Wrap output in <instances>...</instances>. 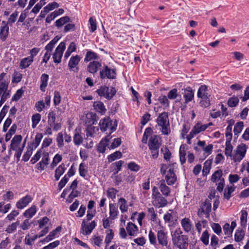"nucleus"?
<instances>
[{
  "instance_id": "obj_1",
  "label": "nucleus",
  "mask_w": 249,
  "mask_h": 249,
  "mask_svg": "<svg viewBox=\"0 0 249 249\" xmlns=\"http://www.w3.org/2000/svg\"><path fill=\"white\" fill-rule=\"evenodd\" d=\"M156 122L162 134L168 135L171 132L168 114L166 112L160 113Z\"/></svg>"
},
{
  "instance_id": "obj_2",
  "label": "nucleus",
  "mask_w": 249,
  "mask_h": 249,
  "mask_svg": "<svg viewBox=\"0 0 249 249\" xmlns=\"http://www.w3.org/2000/svg\"><path fill=\"white\" fill-rule=\"evenodd\" d=\"M182 231H176L172 234V241L179 249H187L188 245V237L187 235H181Z\"/></svg>"
},
{
  "instance_id": "obj_3",
  "label": "nucleus",
  "mask_w": 249,
  "mask_h": 249,
  "mask_svg": "<svg viewBox=\"0 0 249 249\" xmlns=\"http://www.w3.org/2000/svg\"><path fill=\"white\" fill-rule=\"evenodd\" d=\"M148 146L150 150L151 156L154 159H156L159 156V149L160 144L158 142L156 135H154L150 138Z\"/></svg>"
},
{
  "instance_id": "obj_4",
  "label": "nucleus",
  "mask_w": 249,
  "mask_h": 249,
  "mask_svg": "<svg viewBox=\"0 0 249 249\" xmlns=\"http://www.w3.org/2000/svg\"><path fill=\"white\" fill-rule=\"evenodd\" d=\"M248 146L244 143L239 144L233 152L231 160L234 162H240L245 157Z\"/></svg>"
},
{
  "instance_id": "obj_5",
  "label": "nucleus",
  "mask_w": 249,
  "mask_h": 249,
  "mask_svg": "<svg viewBox=\"0 0 249 249\" xmlns=\"http://www.w3.org/2000/svg\"><path fill=\"white\" fill-rule=\"evenodd\" d=\"M223 172L221 169L215 171L212 175L211 180L213 182H215L217 185L216 189L219 192L223 191L225 186V180L222 177Z\"/></svg>"
},
{
  "instance_id": "obj_6",
  "label": "nucleus",
  "mask_w": 249,
  "mask_h": 249,
  "mask_svg": "<svg viewBox=\"0 0 249 249\" xmlns=\"http://www.w3.org/2000/svg\"><path fill=\"white\" fill-rule=\"evenodd\" d=\"M100 96H103L107 100H110L116 93V90L112 87L103 86L96 90Z\"/></svg>"
},
{
  "instance_id": "obj_7",
  "label": "nucleus",
  "mask_w": 249,
  "mask_h": 249,
  "mask_svg": "<svg viewBox=\"0 0 249 249\" xmlns=\"http://www.w3.org/2000/svg\"><path fill=\"white\" fill-rule=\"evenodd\" d=\"M100 129L102 131H105L109 130V135L115 131L116 129L117 124L115 123L112 124V122L110 118H104L100 121Z\"/></svg>"
},
{
  "instance_id": "obj_8",
  "label": "nucleus",
  "mask_w": 249,
  "mask_h": 249,
  "mask_svg": "<svg viewBox=\"0 0 249 249\" xmlns=\"http://www.w3.org/2000/svg\"><path fill=\"white\" fill-rule=\"evenodd\" d=\"M116 70L111 69L107 65L104 66L103 69L100 71V75L102 79H113L116 78Z\"/></svg>"
},
{
  "instance_id": "obj_9",
  "label": "nucleus",
  "mask_w": 249,
  "mask_h": 249,
  "mask_svg": "<svg viewBox=\"0 0 249 249\" xmlns=\"http://www.w3.org/2000/svg\"><path fill=\"white\" fill-rule=\"evenodd\" d=\"M66 48L65 43L61 42L56 47L54 53L53 55V62L55 63H59L61 62L63 52Z\"/></svg>"
},
{
  "instance_id": "obj_10",
  "label": "nucleus",
  "mask_w": 249,
  "mask_h": 249,
  "mask_svg": "<svg viewBox=\"0 0 249 249\" xmlns=\"http://www.w3.org/2000/svg\"><path fill=\"white\" fill-rule=\"evenodd\" d=\"M96 226L95 221L88 223L85 219H84L81 224V233L85 235L89 234Z\"/></svg>"
},
{
  "instance_id": "obj_11",
  "label": "nucleus",
  "mask_w": 249,
  "mask_h": 249,
  "mask_svg": "<svg viewBox=\"0 0 249 249\" xmlns=\"http://www.w3.org/2000/svg\"><path fill=\"white\" fill-rule=\"evenodd\" d=\"M178 218L177 212L173 210H169L166 213L163 217L165 223H169V225L175 224Z\"/></svg>"
},
{
  "instance_id": "obj_12",
  "label": "nucleus",
  "mask_w": 249,
  "mask_h": 249,
  "mask_svg": "<svg viewBox=\"0 0 249 249\" xmlns=\"http://www.w3.org/2000/svg\"><path fill=\"white\" fill-rule=\"evenodd\" d=\"M153 205L158 208L164 207L167 205L168 201L163 197L160 192L155 194V197L152 198Z\"/></svg>"
},
{
  "instance_id": "obj_13",
  "label": "nucleus",
  "mask_w": 249,
  "mask_h": 249,
  "mask_svg": "<svg viewBox=\"0 0 249 249\" xmlns=\"http://www.w3.org/2000/svg\"><path fill=\"white\" fill-rule=\"evenodd\" d=\"M157 239L159 244L162 247H165L166 248L169 247L167 239V233L163 230H160L157 232Z\"/></svg>"
},
{
  "instance_id": "obj_14",
  "label": "nucleus",
  "mask_w": 249,
  "mask_h": 249,
  "mask_svg": "<svg viewBox=\"0 0 249 249\" xmlns=\"http://www.w3.org/2000/svg\"><path fill=\"white\" fill-rule=\"evenodd\" d=\"M165 180L169 185L174 184L177 180V177L174 172V168L170 166L165 176Z\"/></svg>"
},
{
  "instance_id": "obj_15",
  "label": "nucleus",
  "mask_w": 249,
  "mask_h": 249,
  "mask_svg": "<svg viewBox=\"0 0 249 249\" xmlns=\"http://www.w3.org/2000/svg\"><path fill=\"white\" fill-rule=\"evenodd\" d=\"M102 67L101 62L94 60L89 62L87 66V71L89 72L94 74L96 73Z\"/></svg>"
},
{
  "instance_id": "obj_16",
  "label": "nucleus",
  "mask_w": 249,
  "mask_h": 249,
  "mask_svg": "<svg viewBox=\"0 0 249 249\" xmlns=\"http://www.w3.org/2000/svg\"><path fill=\"white\" fill-rule=\"evenodd\" d=\"M49 160L48 153H45L43 154L41 160L36 165V169L40 171L44 170L45 167L49 164Z\"/></svg>"
},
{
  "instance_id": "obj_17",
  "label": "nucleus",
  "mask_w": 249,
  "mask_h": 249,
  "mask_svg": "<svg viewBox=\"0 0 249 249\" xmlns=\"http://www.w3.org/2000/svg\"><path fill=\"white\" fill-rule=\"evenodd\" d=\"M112 136L107 135L104 139H102V141L99 142L98 145V151L100 153H104L106 150V147L108 144L109 140L111 139Z\"/></svg>"
},
{
  "instance_id": "obj_18",
  "label": "nucleus",
  "mask_w": 249,
  "mask_h": 249,
  "mask_svg": "<svg viewBox=\"0 0 249 249\" xmlns=\"http://www.w3.org/2000/svg\"><path fill=\"white\" fill-rule=\"evenodd\" d=\"M126 229L127 232L129 236H135L137 235L138 231V227L131 222L127 223Z\"/></svg>"
},
{
  "instance_id": "obj_19",
  "label": "nucleus",
  "mask_w": 249,
  "mask_h": 249,
  "mask_svg": "<svg viewBox=\"0 0 249 249\" xmlns=\"http://www.w3.org/2000/svg\"><path fill=\"white\" fill-rule=\"evenodd\" d=\"M9 27L7 23L4 21L2 22L0 26V38L2 41H5L8 35Z\"/></svg>"
},
{
  "instance_id": "obj_20",
  "label": "nucleus",
  "mask_w": 249,
  "mask_h": 249,
  "mask_svg": "<svg viewBox=\"0 0 249 249\" xmlns=\"http://www.w3.org/2000/svg\"><path fill=\"white\" fill-rule=\"evenodd\" d=\"M32 198L30 196H26L22 197L17 203V207L19 209H23L26 207L31 201Z\"/></svg>"
},
{
  "instance_id": "obj_21",
  "label": "nucleus",
  "mask_w": 249,
  "mask_h": 249,
  "mask_svg": "<svg viewBox=\"0 0 249 249\" xmlns=\"http://www.w3.org/2000/svg\"><path fill=\"white\" fill-rule=\"evenodd\" d=\"M211 211V204L209 202H205L201 208L198 212V215H201L202 213L206 214V217H208L209 213Z\"/></svg>"
},
{
  "instance_id": "obj_22",
  "label": "nucleus",
  "mask_w": 249,
  "mask_h": 249,
  "mask_svg": "<svg viewBox=\"0 0 249 249\" xmlns=\"http://www.w3.org/2000/svg\"><path fill=\"white\" fill-rule=\"evenodd\" d=\"M81 60V57L78 55L72 56L71 57L69 63L68 67L71 70L76 67V66L79 64Z\"/></svg>"
},
{
  "instance_id": "obj_23",
  "label": "nucleus",
  "mask_w": 249,
  "mask_h": 249,
  "mask_svg": "<svg viewBox=\"0 0 249 249\" xmlns=\"http://www.w3.org/2000/svg\"><path fill=\"white\" fill-rule=\"evenodd\" d=\"M109 215L110 218L114 220L116 219L119 213L118 207L116 204H109Z\"/></svg>"
},
{
  "instance_id": "obj_24",
  "label": "nucleus",
  "mask_w": 249,
  "mask_h": 249,
  "mask_svg": "<svg viewBox=\"0 0 249 249\" xmlns=\"http://www.w3.org/2000/svg\"><path fill=\"white\" fill-rule=\"evenodd\" d=\"M183 97L186 103L191 102L194 97V92L192 89L189 87L186 89L184 90Z\"/></svg>"
},
{
  "instance_id": "obj_25",
  "label": "nucleus",
  "mask_w": 249,
  "mask_h": 249,
  "mask_svg": "<svg viewBox=\"0 0 249 249\" xmlns=\"http://www.w3.org/2000/svg\"><path fill=\"white\" fill-rule=\"evenodd\" d=\"M49 75L47 74L43 73L40 77V89L42 91L44 92L48 85Z\"/></svg>"
},
{
  "instance_id": "obj_26",
  "label": "nucleus",
  "mask_w": 249,
  "mask_h": 249,
  "mask_svg": "<svg viewBox=\"0 0 249 249\" xmlns=\"http://www.w3.org/2000/svg\"><path fill=\"white\" fill-rule=\"evenodd\" d=\"M181 225L183 229L185 232H189L191 231L192 225L189 218H183L181 221Z\"/></svg>"
},
{
  "instance_id": "obj_27",
  "label": "nucleus",
  "mask_w": 249,
  "mask_h": 249,
  "mask_svg": "<svg viewBox=\"0 0 249 249\" xmlns=\"http://www.w3.org/2000/svg\"><path fill=\"white\" fill-rule=\"evenodd\" d=\"M118 204L119 205L120 210L122 213L127 212L128 205L127 204L126 200L124 198H120L118 200Z\"/></svg>"
},
{
  "instance_id": "obj_28",
  "label": "nucleus",
  "mask_w": 249,
  "mask_h": 249,
  "mask_svg": "<svg viewBox=\"0 0 249 249\" xmlns=\"http://www.w3.org/2000/svg\"><path fill=\"white\" fill-rule=\"evenodd\" d=\"M66 170L65 165L62 163H61L55 171V179L58 180L60 177L64 174Z\"/></svg>"
},
{
  "instance_id": "obj_29",
  "label": "nucleus",
  "mask_w": 249,
  "mask_h": 249,
  "mask_svg": "<svg viewBox=\"0 0 249 249\" xmlns=\"http://www.w3.org/2000/svg\"><path fill=\"white\" fill-rule=\"evenodd\" d=\"M34 61V59H31L28 56L21 59L19 64L21 69H24L29 67Z\"/></svg>"
},
{
  "instance_id": "obj_30",
  "label": "nucleus",
  "mask_w": 249,
  "mask_h": 249,
  "mask_svg": "<svg viewBox=\"0 0 249 249\" xmlns=\"http://www.w3.org/2000/svg\"><path fill=\"white\" fill-rule=\"evenodd\" d=\"M60 37L58 36H56L54 37L46 46L45 50H46V52L50 53L53 50L54 48L55 45L56 43L59 41Z\"/></svg>"
},
{
  "instance_id": "obj_31",
  "label": "nucleus",
  "mask_w": 249,
  "mask_h": 249,
  "mask_svg": "<svg viewBox=\"0 0 249 249\" xmlns=\"http://www.w3.org/2000/svg\"><path fill=\"white\" fill-rule=\"evenodd\" d=\"M73 141L74 144L77 146L82 144L83 142V137L82 135L77 130H75L74 131Z\"/></svg>"
},
{
  "instance_id": "obj_32",
  "label": "nucleus",
  "mask_w": 249,
  "mask_h": 249,
  "mask_svg": "<svg viewBox=\"0 0 249 249\" xmlns=\"http://www.w3.org/2000/svg\"><path fill=\"white\" fill-rule=\"evenodd\" d=\"M70 18L68 16H64L61 17L59 19L56 20L55 22V26L58 28H60L62 27L64 24L69 22Z\"/></svg>"
},
{
  "instance_id": "obj_33",
  "label": "nucleus",
  "mask_w": 249,
  "mask_h": 249,
  "mask_svg": "<svg viewBox=\"0 0 249 249\" xmlns=\"http://www.w3.org/2000/svg\"><path fill=\"white\" fill-rule=\"evenodd\" d=\"M99 58V57L97 53L91 51H88L84 61L85 62H89L91 60H97Z\"/></svg>"
},
{
  "instance_id": "obj_34",
  "label": "nucleus",
  "mask_w": 249,
  "mask_h": 249,
  "mask_svg": "<svg viewBox=\"0 0 249 249\" xmlns=\"http://www.w3.org/2000/svg\"><path fill=\"white\" fill-rule=\"evenodd\" d=\"M233 146H232L230 141H226V147L225 149V154L227 157H230L231 159L233 155Z\"/></svg>"
},
{
  "instance_id": "obj_35",
  "label": "nucleus",
  "mask_w": 249,
  "mask_h": 249,
  "mask_svg": "<svg viewBox=\"0 0 249 249\" xmlns=\"http://www.w3.org/2000/svg\"><path fill=\"white\" fill-rule=\"evenodd\" d=\"M78 184V181L76 179L74 180L69 187L65 188L61 195L62 198H65L71 189H76Z\"/></svg>"
},
{
  "instance_id": "obj_36",
  "label": "nucleus",
  "mask_w": 249,
  "mask_h": 249,
  "mask_svg": "<svg viewBox=\"0 0 249 249\" xmlns=\"http://www.w3.org/2000/svg\"><path fill=\"white\" fill-rule=\"evenodd\" d=\"M186 145L185 144H182L180 146L179 148V159L181 164H183L186 161Z\"/></svg>"
},
{
  "instance_id": "obj_37",
  "label": "nucleus",
  "mask_w": 249,
  "mask_h": 249,
  "mask_svg": "<svg viewBox=\"0 0 249 249\" xmlns=\"http://www.w3.org/2000/svg\"><path fill=\"white\" fill-rule=\"evenodd\" d=\"M208 87L207 86L204 85L201 86L197 93V96L198 98H201L204 96L209 95V94L207 92Z\"/></svg>"
},
{
  "instance_id": "obj_38",
  "label": "nucleus",
  "mask_w": 249,
  "mask_h": 249,
  "mask_svg": "<svg viewBox=\"0 0 249 249\" xmlns=\"http://www.w3.org/2000/svg\"><path fill=\"white\" fill-rule=\"evenodd\" d=\"M93 107L96 111L102 114L106 112V109L104 104L102 102H96L93 104Z\"/></svg>"
},
{
  "instance_id": "obj_39",
  "label": "nucleus",
  "mask_w": 249,
  "mask_h": 249,
  "mask_svg": "<svg viewBox=\"0 0 249 249\" xmlns=\"http://www.w3.org/2000/svg\"><path fill=\"white\" fill-rule=\"evenodd\" d=\"M160 189L163 195L168 196L170 194V189L165 183L164 181L160 183Z\"/></svg>"
},
{
  "instance_id": "obj_40",
  "label": "nucleus",
  "mask_w": 249,
  "mask_h": 249,
  "mask_svg": "<svg viewBox=\"0 0 249 249\" xmlns=\"http://www.w3.org/2000/svg\"><path fill=\"white\" fill-rule=\"evenodd\" d=\"M235 187L233 185L232 186H228L225 190L224 193V197L227 200H229L231 197V194L234 191Z\"/></svg>"
},
{
  "instance_id": "obj_41",
  "label": "nucleus",
  "mask_w": 249,
  "mask_h": 249,
  "mask_svg": "<svg viewBox=\"0 0 249 249\" xmlns=\"http://www.w3.org/2000/svg\"><path fill=\"white\" fill-rule=\"evenodd\" d=\"M76 49L75 43L73 42H71L65 53L64 58L67 59L72 52L76 51Z\"/></svg>"
},
{
  "instance_id": "obj_42",
  "label": "nucleus",
  "mask_w": 249,
  "mask_h": 249,
  "mask_svg": "<svg viewBox=\"0 0 249 249\" xmlns=\"http://www.w3.org/2000/svg\"><path fill=\"white\" fill-rule=\"evenodd\" d=\"M210 96L211 95H209L200 98L201 100L199 102L200 106L205 108L209 107L210 106Z\"/></svg>"
},
{
  "instance_id": "obj_43",
  "label": "nucleus",
  "mask_w": 249,
  "mask_h": 249,
  "mask_svg": "<svg viewBox=\"0 0 249 249\" xmlns=\"http://www.w3.org/2000/svg\"><path fill=\"white\" fill-rule=\"evenodd\" d=\"M197 134L205 131L207 128V126L205 124H202L200 122H198L193 127Z\"/></svg>"
},
{
  "instance_id": "obj_44",
  "label": "nucleus",
  "mask_w": 249,
  "mask_h": 249,
  "mask_svg": "<svg viewBox=\"0 0 249 249\" xmlns=\"http://www.w3.org/2000/svg\"><path fill=\"white\" fill-rule=\"evenodd\" d=\"M56 120V113L54 111H50L48 114V125L53 126Z\"/></svg>"
},
{
  "instance_id": "obj_45",
  "label": "nucleus",
  "mask_w": 249,
  "mask_h": 249,
  "mask_svg": "<svg viewBox=\"0 0 249 249\" xmlns=\"http://www.w3.org/2000/svg\"><path fill=\"white\" fill-rule=\"evenodd\" d=\"M122 157V153L119 151H117L109 155L107 157L108 160L109 162L114 161L116 159H120Z\"/></svg>"
},
{
  "instance_id": "obj_46",
  "label": "nucleus",
  "mask_w": 249,
  "mask_h": 249,
  "mask_svg": "<svg viewBox=\"0 0 249 249\" xmlns=\"http://www.w3.org/2000/svg\"><path fill=\"white\" fill-rule=\"evenodd\" d=\"M245 236L244 231L241 230H237L234 235V239L236 242H240L243 240Z\"/></svg>"
},
{
  "instance_id": "obj_47",
  "label": "nucleus",
  "mask_w": 249,
  "mask_h": 249,
  "mask_svg": "<svg viewBox=\"0 0 249 249\" xmlns=\"http://www.w3.org/2000/svg\"><path fill=\"white\" fill-rule=\"evenodd\" d=\"M36 207L33 206L24 212V215L26 217L31 218L36 214Z\"/></svg>"
},
{
  "instance_id": "obj_48",
  "label": "nucleus",
  "mask_w": 249,
  "mask_h": 249,
  "mask_svg": "<svg viewBox=\"0 0 249 249\" xmlns=\"http://www.w3.org/2000/svg\"><path fill=\"white\" fill-rule=\"evenodd\" d=\"M43 138L42 133H38L36 134L35 139L32 143V147L35 149L39 145L40 142Z\"/></svg>"
},
{
  "instance_id": "obj_49",
  "label": "nucleus",
  "mask_w": 249,
  "mask_h": 249,
  "mask_svg": "<svg viewBox=\"0 0 249 249\" xmlns=\"http://www.w3.org/2000/svg\"><path fill=\"white\" fill-rule=\"evenodd\" d=\"M244 127V123L243 122H239L237 123L234 125L233 132L235 135L238 136V134L241 132L243 129Z\"/></svg>"
},
{
  "instance_id": "obj_50",
  "label": "nucleus",
  "mask_w": 249,
  "mask_h": 249,
  "mask_svg": "<svg viewBox=\"0 0 249 249\" xmlns=\"http://www.w3.org/2000/svg\"><path fill=\"white\" fill-rule=\"evenodd\" d=\"M41 115L39 113H36L32 116V126L33 128L36 127L37 124L39 123L41 120Z\"/></svg>"
},
{
  "instance_id": "obj_51",
  "label": "nucleus",
  "mask_w": 249,
  "mask_h": 249,
  "mask_svg": "<svg viewBox=\"0 0 249 249\" xmlns=\"http://www.w3.org/2000/svg\"><path fill=\"white\" fill-rule=\"evenodd\" d=\"M248 212L246 211H241V215L240 217V223L241 226L245 228L246 226L247 222Z\"/></svg>"
},
{
  "instance_id": "obj_52",
  "label": "nucleus",
  "mask_w": 249,
  "mask_h": 249,
  "mask_svg": "<svg viewBox=\"0 0 249 249\" xmlns=\"http://www.w3.org/2000/svg\"><path fill=\"white\" fill-rule=\"evenodd\" d=\"M56 141L57 142V146L59 148H61L64 146V134L62 132H59L57 134Z\"/></svg>"
},
{
  "instance_id": "obj_53",
  "label": "nucleus",
  "mask_w": 249,
  "mask_h": 249,
  "mask_svg": "<svg viewBox=\"0 0 249 249\" xmlns=\"http://www.w3.org/2000/svg\"><path fill=\"white\" fill-rule=\"evenodd\" d=\"M16 132V124H13L8 132L5 135V140L8 142L11 138L12 136Z\"/></svg>"
},
{
  "instance_id": "obj_54",
  "label": "nucleus",
  "mask_w": 249,
  "mask_h": 249,
  "mask_svg": "<svg viewBox=\"0 0 249 249\" xmlns=\"http://www.w3.org/2000/svg\"><path fill=\"white\" fill-rule=\"evenodd\" d=\"M200 240L203 243L207 246L209 242V234L207 230H205L202 234L200 237Z\"/></svg>"
},
{
  "instance_id": "obj_55",
  "label": "nucleus",
  "mask_w": 249,
  "mask_h": 249,
  "mask_svg": "<svg viewBox=\"0 0 249 249\" xmlns=\"http://www.w3.org/2000/svg\"><path fill=\"white\" fill-rule=\"evenodd\" d=\"M239 103V99L235 96H233L230 98L228 101V105L230 107H236Z\"/></svg>"
},
{
  "instance_id": "obj_56",
  "label": "nucleus",
  "mask_w": 249,
  "mask_h": 249,
  "mask_svg": "<svg viewBox=\"0 0 249 249\" xmlns=\"http://www.w3.org/2000/svg\"><path fill=\"white\" fill-rule=\"evenodd\" d=\"M62 160V157L61 155L57 154H56L53 160L52 163L51 164V168L53 169L54 167H55L57 164L60 162Z\"/></svg>"
},
{
  "instance_id": "obj_57",
  "label": "nucleus",
  "mask_w": 249,
  "mask_h": 249,
  "mask_svg": "<svg viewBox=\"0 0 249 249\" xmlns=\"http://www.w3.org/2000/svg\"><path fill=\"white\" fill-rule=\"evenodd\" d=\"M118 190L114 188H109L107 191V196L108 198L114 200L116 198V195Z\"/></svg>"
},
{
  "instance_id": "obj_58",
  "label": "nucleus",
  "mask_w": 249,
  "mask_h": 249,
  "mask_svg": "<svg viewBox=\"0 0 249 249\" xmlns=\"http://www.w3.org/2000/svg\"><path fill=\"white\" fill-rule=\"evenodd\" d=\"M89 23L90 32L93 33L97 29L96 21L94 18L91 17L89 19Z\"/></svg>"
},
{
  "instance_id": "obj_59",
  "label": "nucleus",
  "mask_w": 249,
  "mask_h": 249,
  "mask_svg": "<svg viewBox=\"0 0 249 249\" xmlns=\"http://www.w3.org/2000/svg\"><path fill=\"white\" fill-rule=\"evenodd\" d=\"M232 124H229L226 128L225 135L227 138V141H231L232 139Z\"/></svg>"
},
{
  "instance_id": "obj_60",
  "label": "nucleus",
  "mask_w": 249,
  "mask_h": 249,
  "mask_svg": "<svg viewBox=\"0 0 249 249\" xmlns=\"http://www.w3.org/2000/svg\"><path fill=\"white\" fill-rule=\"evenodd\" d=\"M53 101L55 106L58 105L61 102L60 94L58 91L55 90L54 92Z\"/></svg>"
},
{
  "instance_id": "obj_61",
  "label": "nucleus",
  "mask_w": 249,
  "mask_h": 249,
  "mask_svg": "<svg viewBox=\"0 0 249 249\" xmlns=\"http://www.w3.org/2000/svg\"><path fill=\"white\" fill-rule=\"evenodd\" d=\"M33 150V147H28L26 152L23 156L22 160H23L25 161H28L32 154Z\"/></svg>"
},
{
  "instance_id": "obj_62",
  "label": "nucleus",
  "mask_w": 249,
  "mask_h": 249,
  "mask_svg": "<svg viewBox=\"0 0 249 249\" xmlns=\"http://www.w3.org/2000/svg\"><path fill=\"white\" fill-rule=\"evenodd\" d=\"M69 178L67 177V176H64V177L61 179L58 183V187L59 190H61L65 186L66 183L68 182Z\"/></svg>"
},
{
  "instance_id": "obj_63",
  "label": "nucleus",
  "mask_w": 249,
  "mask_h": 249,
  "mask_svg": "<svg viewBox=\"0 0 249 249\" xmlns=\"http://www.w3.org/2000/svg\"><path fill=\"white\" fill-rule=\"evenodd\" d=\"M159 101L161 104L163 105L166 107H169V102L165 95L160 96L159 98Z\"/></svg>"
},
{
  "instance_id": "obj_64",
  "label": "nucleus",
  "mask_w": 249,
  "mask_h": 249,
  "mask_svg": "<svg viewBox=\"0 0 249 249\" xmlns=\"http://www.w3.org/2000/svg\"><path fill=\"white\" fill-rule=\"evenodd\" d=\"M148 238L151 244L155 245L157 243V238L155 233L151 230L148 234Z\"/></svg>"
}]
</instances>
